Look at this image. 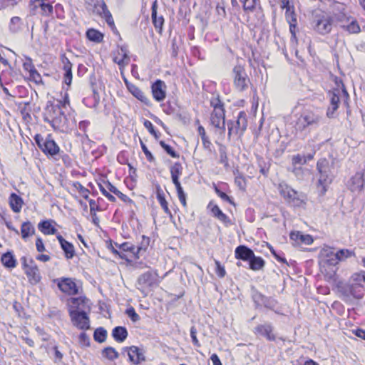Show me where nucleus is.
<instances>
[{
    "instance_id": "14",
    "label": "nucleus",
    "mask_w": 365,
    "mask_h": 365,
    "mask_svg": "<svg viewBox=\"0 0 365 365\" xmlns=\"http://www.w3.org/2000/svg\"><path fill=\"white\" fill-rule=\"evenodd\" d=\"M57 285L59 289L68 295H75L78 294V287L73 280L70 278L58 279Z\"/></svg>"
},
{
    "instance_id": "54",
    "label": "nucleus",
    "mask_w": 365,
    "mask_h": 365,
    "mask_svg": "<svg viewBox=\"0 0 365 365\" xmlns=\"http://www.w3.org/2000/svg\"><path fill=\"white\" fill-rule=\"evenodd\" d=\"M210 106L213 108V110L224 108V103L220 100L219 95L213 96L210 99Z\"/></svg>"
},
{
    "instance_id": "28",
    "label": "nucleus",
    "mask_w": 365,
    "mask_h": 365,
    "mask_svg": "<svg viewBox=\"0 0 365 365\" xmlns=\"http://www.w3.org/2000/svg\"><path fill=\"white\" fill-rule=\"evenodd\" d=\"M38 229L44 235H55L57 230L52 225L51 220H42L38 225Z\"/></svg>"
},
{
    "instance_id": "45",
    "label": "nucleus",
    "mask_w": 365,
    "mask_h": 365,
    "mask_svg": "<svg viewBox=\"0 0 365 365\" xmlns=\"http://www.w3.org/2000/svg\"><path fill=\"white\" fill-rule=\"evenodd\" d=\"M115 246L123 252H130L135 257L136 247L130 242H123L122 244L115 243Z\"/></svg>"
},
{
    "instance_id": "43",
    "label": "nucleus",
    "mask_w": 365,
    "mask_h": 365,
    "mask_svg": "<svg viewBox=\"0 0 365 365\" xmlns=\"http://www.w3.org/2000/svg\"><path fill=\"white\" fill-rule=\"evenodd\" d=\"M107 337V331L103 328H97L93 333V339L96 341L103 343L106 341Z\"/></svg>"
},
{
    "instance_id": "24",
    "label": "nucleus",
    "mask_w": 365,
    "mask_h": 365,
    "mask_svg": "<svg viewBox=\"0 0 365 365\" xmlns=\"http://www.w3.org/2000/svg\"><path fill=\"white\" fill-rule=\"evenodd\" d=\"M279 191L280 195L289 203L292 202L293 198L297 196V194L299 193L287 184H279Z\"/></svg>"
},
{
    "instance_id": "30",
    "label": "nucleus",
    "mask_w": 365,
    "mask_h": 365,
    "mask_svg": "<svg viewBox=\"0 0 365 365\" xmlns=\"http://www.w3.org/2000/svg\"><path fill=\"white\" fill-rule=\"evenodd\" d=\"M128 331L124 327H115L112 331V336L118 342H123L128 337Z\"/></svg>"
},
{
    "instance_id": "21",
    "label": "nucleus",
    "mask_w": 365,
    "mask_h": 365,
    "mask_svg": "<svg viewBox=\"0 0 365 365\" xmlns=\"http://www.w3.org/2000/svg\"><path fill=\"white\" fill-rule=\"evenodd\" d=\"M348 186L352 192H360L364 186L362 173H356L349 180Z\"/></svg>"
},
{
    "instance_id": "50",
    "label": "nucleus",
    "mask_w": 365,
    "mask_h": 365,
    "mask_svg": "<svg viewBox=\"0 0 365 365\" xmlns=\"http://www.w3.org/2000/svg\"><path fill=\"white\" fill-rule=\"evenodd\" d=\"M306 164L303 155L297 154L292 157V167H302V165Z\"/></svg>"
},
{
    "instance_id": "8",
    "label": "nucleus",
    "mask_w": 365,
    "mask_h": 365,
    "mask_svg": "<svg viewBox=\"0 0 365 365\" xmlns=\"http://www.w3.org/2000/svg\"><path fill=\"white\" fill-rule=\"evenodd\" d=\"M158 274L156 271H148L140 274L137 280V288L142 292L145 290L150 289L154 286H158Z\"/></svg>"
},
{
    "instance_id": "40",
    "label": "nucleus",
    "mask_w": 365,
    "mask_h": 365,
    "mask_svg": "<svg viewBox=\"0 0 365 365\" xmlns=\"http://www.w3.org/2000/svg\"><path fill=\"white\" fill-rule=\"evenodd\" d=\"M182 167L180 163H175L170 168V174L173 182L179 180L180 176L182 175Z\"/></svg>"
},
{
    "instance_id": "33",
    "label": "nucleus",
    "mask_w": 365,
    "mask_h": 365,
    "mask_svg": "<svg viewBox=\"0 0 365 365\" xmlns=\"http://www.w3.org/2000/svg\"><path fill=\"white\" fill-rule=\"evenodd\" d=\"M129 91L139 101L147 104L148 103V98L145 96L144 93L136 86H128Z\"/></svg>"
},
{
    "instance_id": "26",
    "label": "nucleus",
    "mask_w": 365,
    "mask_h": 365,
    "mask_svg": "<svg viewBox=\"0 0 365 365\" xmlns=\"http://www.w3.org/2000/svg\"><path fill=\"white\" fill-rule=\"evenodd\" d=\"M59 150V147L53 140L49 138L45 139L43 149L42 150L45 154L53 156L58 154Z\"/></svg>"
},
{
    "instance_id": "48",
    "label": "nucleus",
    "mask_w": 365,
    "mask_h": 365,
    "mask_svg": "<svg viewBox=\"0 0 365 365\" xmlns=\"http://www.w3.org/2000/svg\"><path fill=\"white\" fill-rule=\"evenodd\" d=\"M264 295L258 292L257 289H253L252 292V298L255 304L256 308L262 307V302Z\"/></svg>"
},
{
    "instance_id": "51",
    "label": "nucleus",
    "mask_w": 365,
    "mask_h": 365,
    "mask_svg": "<svg viewBox=\"0 0 365 365\" xmlns=\"http://www.w3.org/2000/svg\"><path fill=\"white\" fill-rule=\"evenodd\" d=\"M150 244V238L143 235L140 245L136 247L135 250V257L139 258L138 254L141 250H145Z\"/></svg>"
},
{
    "instance_id": "31",
    "label": "nucleus",
    "mask_w": 365,
    "mask_h": 365,
    "mask_svg": "<svg viewBox=\"0 0 365 365\" xmlns=\"http://www.w3.org/2000/svg\"><path fill=\"white\" fill-rule=\"evenodd\" d=\"M9 205L14 212H19L22 207L23 200L16 193H11L9 197Z\"/></svg>"
},
{
    "instance_id": "58",
    "label": "nucleus",
    "mask_w": 365,
    "mask_h": 365,
    "mask_svg": "<svg viewBox=\"0 0 365 365\" xmlns=\"http://www.w3.org/2000/svg\"><path fill=\"white\" fill-rule=\"evenodd\" d=\"M78 341L81 346H90V338L85 332H82L80 334L78 337Z\"/></svg>"
},
{
    "instance_id": "44",
    "label": "nucleus",
    "mask_w": 365,
    "mask_h": 365,
    "mask_svg": "<svg viewBox=\"0 0 365 365\" xmlns=\"http://www.w3.org/2000/svg\"><path fill=\"white\" fill-rule=\"evenodd\" d=\"M102 355L103 357H106L110 361H113L118 359L119 356L118 351L114 348L110 346L105 348L102 351Z\"/></svg>"
},
{
    "instance_id": "6",
    "label": "nucleus",
    "mask_w": 365,
    "mask_h": 365,
    "mask_svg": "<svg viewBox=\"0 0 365 365\" xmlns=\"http://www.w3.org/2000/svg\"><path fill=\"white\" fill-rule=\"evenodd\" d=\"M342 93L344 97L348 98L349 94L344 88V84L341 83V88H335L329 92V98L330 105L327 108V115L328 118H333L335 111L338 109L340 102V94Z\"/></svg>"
},
{
    "instance_id": "29",
    "label": "nucleus",
    "mask_w": 365,
    "mask_h": 365,
    "mask_svg": "<svg viewBox=\"0 0 365 365\" xmlns=\"http://www.w3.org/2000/svg\"><path fill=\"white\" fill-rule=\"evenodd\" d=\"M151 17L154 26L156 29H159V31L160 32L164 24V19L162 16H158L157 15V1H153L152 5Z\"/></svg>"
},
{
    "instance_id": "18",
    "label": "nucleus",
    "mask_w": 365,
    "mask_h": 365,
    "mask_svg": "<svg viewBox=\"0 0 365 365\" xmlns=\"http://www.w3.org/2000/svg\"><path fill=\"white\" fill-rule=\"evenodd\" d=\"M273 327L270 323L259 324L255 328V334L265 337L268 341H275L276 336L273 334Z\"/></svg>"
},
{
    "instance_id": "10",
    "label": "nucleus",
    "mask_w": 365,
    "mask_h": 365,
    "mask_svg": "<svg viewBox=\"0 0 365 365\" xmlns=\"http://www.w3.org/2000/svg\"><path fill=\"white\" fill-rule=\"evenodd\" d=\"M282 8L285 9L286 19L289 24V31L292 34V39H296V28L297 24V14L292 1H282Z\"/></svg>"
},
{
    "instance_id": "53",
    "label": "nucleus",
    "mask_w": 365,
    "mask_h": 365,
    "mask_svg": "<svg viewBox=\"0 0 365 365\" xmlns=\"http://www.w3.org/2000/svg\"><path fill=\"white\" fill-rule=\"evenodd\" d=\"M277 305V301L271 297H267L266 296L264 297L263 300L262 302V306L269 309H274Z\"/></svg>"
},
{
    "instance_id": "20",
    "label": "nucleus",
    "mask_w": 365,
    "mask_h": 365,
    "mask_svg": "<svg viewBox=\"0 0 365 365\" xmlns=\"http://www.w3.org/2000/svg\"><path fill=\"white\" fill-rule=\"evenodd\" d=\"M56 238L64 252L65 257L68 259H72L75 256L73 245L66 240L60 234L56 235Z\"/></svg>"
},
{
    "instance_id": "27",
    "label": "nucleus",
    "mask_w": 365,
    "mask_h": 365,
    "mask_svg": "<svg viewBox=\"0 0 365 365\" xmlns=\"http://www.w3.org/2000/svg\"><path fill=\"white\" fill-rule=\"evenodd\" d=\"M128 51L125 46H121L120 48V51H118V55L121 56H115L113 58V61L117 63L120 68L124 67L127 64H128L130 58L128 57Z\"/></svg>"
},
{
    "instance_id": "35",
    "label": "nucleus",
    "mask_w": 365,
    "mask_h": 365,
    "mask_svg": "<svg viewBox=\"0 0 365 365\" xmlns=\"http://www.w3.org/2000/svg\"><path fill=\"white\" fill-rule=\"evenodd\" d=\"M86 37L88 40L95 43H101L103 40V34L94 29H89L86 31Z\"/></svg>"
},
{
    "instance_id": "61",
    "label": "nucleus",
    "mask_w": 365,
    "mask_h": 365,
    "mask_svg": "<svg viewBox=\"0 0 365 365\" xmlns=\"http://www.w3.org/2000/svg\"><path fill=\"white\" fill-rule=\"evenodd\" d=\"M327 256L329 257L326 259V262L329 265H336L339 262L338 258H336V254L330 251V254L327 253Z\"/></svg>"
},
{
    "instance_id": "46",
    "label": "nucleus",
    "mask_w": 365,
    "mask_h": 365,
    "mask_svg": "<svg viewBox=\"0 0 365 365\" xmlns=\"http://www.w3.org/2000/svg\"><path fill=\"white\" fill-rule=\"evenodd\" d=\"M307 197L304 194L299 192L297 196L293 198L292 202L290 203L294 207H302L306 203Z\"/></svg>"
},
{
    "instance_id": "23",
    "label": "nucleus",
    "mask_w": 365,
    "mask_h": 365,
    "mask_svg": "<svg viewBox=\"0 0 365 365\" xmlns=\"http://www.w3.org/2000/svg\"><path fill=\"white\" fill-rule=\"evenodd\" d=\"M208 208H210L212 214L217 220L223 222L226 226L231 224V221L229 217L222 212L220 207L217 205H213L211 202L208 205Z\"/></svg>"
},
{
    "instance_id": "49",
    "label": "nucleus",
    "mask_w": 365,
    "mask_h": 365,
    "mask_svg": "<svg viewBox=\"0 0 365 365\" xmlns=\"http://www.w3.org/2000/svg\"><path fill=\"white\" fill-rule=\"evenodd\" d=\"M219 154H220V163L223 164L225 167H228V158L227 155L226 148L224 145H220L219 148Z\"/></svg>"
},
{
    "instance_id": "42",
    "label": "nucleus",
    "mask_w": 365,
    "mask_h": 365,
    "mask_svg": "<svg viewBox=\"0 0 365 365\" xmlns=\"http://www.w3.org/2000/svg\"><path fill=\"white\" fill-rule=\"evenodd\" d=\"M88 302V299L85 297H74L71 299V307L73 310L82 311L84 307V304Z\"/></svg>"
},
{
    "instance_id": "15",
    "label": "nucleus",
    "mask_w": 365,
    "mask_h": 365,
    "mask_svg": "<svg viewBox=\"0 0 365 365\" xmlns=\"http://www.w3.org/2000/svg\"><path fill=\"white\" fill-rule=\"evenodd\" d=\"M125 349L128 350V355L130 361L134 364H139L145 361V351L143 348H140L136 346H131L130 347H125Z\"/></svg>"
},
{
    "instance_id": "60",
    "label": "nucleus",
    "mask_w": 365,
    "mask_h": 365,
    "mask_svg": "<svg viewBox=\"0 0 365 365\" xmlns=\"http://www.w3.org/2000/svg\"><path fill=\"white\" fill-rule=\"evenodd\" d=\"M23 68L25 71H28L29 73L36 68L31 58L29 57L26 58V61L23 63Z\"/></svg>"
},
{
    "instance_id": "1",
    "label": "nucleus",
    "mask_w": 365,
    "mask_h": 365,
    "mask_svg": "<svg viewBox=\"0 0 365 365\" xmlns=\"http://www.w3.org/2000/svg\"><path fill=\"white\" fill-rule=\"evenodd\" d=\"M55 101H48L43 112V120L54 130H63L66 128L67 118L63 108Z\"/></svg>"
},
{
    "instance_id": "5",
    "label": "nucleus",
    "mask_w": 365,
    "mask_h": 365,
    "mask_svg": "<svg viewBox=\"0 0 365 365\" xmlns=\"http://www.w3.org/2000/svg\"><path fill=\"white\" fill-rule=\"evenodd\" d=\"M232 74L234 86L237 91L242 92L247 89L250 78L242 66L240 64L235 66L232 68Z\"/></svg>"
},
{
    "instance_id": "64",
    "label": "nucleus",
    "mask_w": 365,
    "mask_h": 365,
    "mask_svg": "<svg viewBox=\"0 0 365 365\" xmlns=\"http://www.w3.org/2000/svg\"><path fill=\"white\" fill-rule=\"evenodd\" d=\"M126 314L133 322H137L140 319L139 315L136 313L134 308L130 307L126 310Z\"/></svg>"
},
{
    "instance_id": "7",
    "label": "nucleus",
    "mask_w": 365,
    "mask_h": 365,
    "mask_svg": "<svg viewBox=\"0 0 365 365\" xmlns=\"http://www.w3.org/2000/svg\"><path fill=\"white\" fill-rule=\"evenodd\" d=\"M21 261L29 282L32 284H38L41 281V277L39 269L34 261L32 259H30L29 262L28 263L27 258L26 257H22L21 258Z\"/></svg>"
},
{
    "instance_id": "59",
    "label": "nucleus",
    "mask_w": 365,
    "mask_h": 365,
    "mask_svg": "<svg viewBox=\"0 0 365 365\" xmlns=\"http://www.w3.org/2000/svg\"><path fill=\"white\" fill-rule=\"evenodd\" d=\"M56 104H59V107L63 109H66L68 106H69V98L68 95L67 93L64 94V96L62 100H56L55 102Z\"/></svg>"
},
{
    "instance_id": "25",
    "label": "nucleus",
    "mask_w": 365,
    "mask_h": 365,
    "mask_svg": "<svg viewBox=\"0 0 365 365\" xmlns=\"http://www.w3.org/2000/svg\"><path fill=\"white\" fill-rule=\"evenodd\" d=\"M290 239L296 242H301L307 245H309L313 242V238L309 235H304L299 231L292 232L290 233Z\"/></svg>"
},
{
    "instance_id": "37",
    "label": "nucleus",
    "mask_w": 365,
    "mask_h": 365,
    "mask_svg": "<svg viewBox=\"0 0 365 365\" xmlns=\"http://www.w3.org/2000/svg\"><path fill=\"white\" fill-rule=\"evenodd\" d=\"M156 194H157V199H158L160 206L163 209L164 212L166 214L171 215L170 210H169L168 206V202L165 198L163 191L160 188V186H158V187H157Z\"/></svg>"
},
{
    "instance_id": "19",
    "label": "nucleus",
    "mask_w": 365,
    "mask_h": 365,
    "mask_svg": "<svg viewBox=\"0 0 365 365\" xmlns=\"http://www.w3.org/2000/svg\"><path fill=\"white\" fill-rule=\"evenodd\" d=\"M29 7L33 14H35V9L38 8L40 9L42 15L48 16L53 12V6L49 4V1L48 3L45 1H29Z\"/></svg>"
},
{
    "instance_id": "11",
    "label": "nucleus",
    "mask_w": 365,
    "mask_h": 365,
    "mask_svg": "<svg viewBox=\"0 0 365 365\" xmlns=\"http://www.w3.org/2000/svg\"><path fill=\"white\" fill-rule=\"evenodd\" d=\"M70 317L74 326L79 329H90V320L84 310H70Z\"/></svg>"
},
{
    "instance_id": "17",
    "label": "nucleus",
    "mask_w": 365,
    "mask_h": 365,
    "mask_svg": "<svg viewBox=\"0 0 365 365\" xmlns=\"http://www.w3.org/2000/svg\"><path fill=\"white\" fill-rule=\"evenodd\" d=\"M152 93L154 99L160 102L166 97V85L161 80H156L151 86Z\"/></svg>"
},
{
    "instance_id": "56",
    "label": "nucleus",
    "mask_w": 365,
    "mask_h": 365,
    "mask_svg": "<svg viewBox=\"0 0 365 365\" xmlns=\"http://www.w3.org/2000/svg\"><path fill=\"white\" fill-rule=\"evenodd\" d=\"M160 146L166 151V153L173 158H179V155L174 150V149L169 145L166 144L164 141L160 142Z\"/></svg>"
},
{
    "instance_id": "32",
    "label": "nucleus",
    "mask_w": 365,
    "mask_h": 365,
    "mask_svg": "<svg viewBox=\"0 0 365 365\" xmlns=\"http://www.w3.org/2000/svg\"><path fill=\"white\" fill-rule=\"evenodd\" d=\"M1 261L7 268H14L16 266V259L13 253L9 251L2 255Z\"/></svg>"
},
{
    "instance_id": "38",
    "label": "nucleus",
    "mask_w": 365,
    "mask_h": 365,
    "mask_svg": "<svg viewBox=\"0 0 365 365\" xmlns=\"http://www.w3.org/2000/svg\"><path fill=\"white\" fill-rule=\"evenodd\" d=\"M291 172L299 180H304L309 175V170L303 167H292Z\"/></svg>"
},
{
    "instance_id": "36",
    "label": "nucleus",
    "mask_w": 365,
    "mask_h": 365,
    "mask_svg": "<svg viewBox=\"0 0 365 365\" xmlns=\"http://www.w3.org/2000/svg\"><path fill=\"white\" fill-rule=\"evenodd\" d=\"M21 237L26 240L35 233V228L30 222H25L21 225Z\"/></svg>"
},
{
    "instance_id": "39",
    "label": "nucleus",
    "mask_w": 365,
    "mask_h": 365,
    "mask_svg": "<svg viewBox=\"0 0 365 365\" xmlns=\"http://www.w3.org/2000/svg\"><path fill=\"white\" fill-rule=\"evenodd\" d=\"M198 134L201 137L202 145L205 149L210 150L212 143L209 140V138L206 135L205 130L203 126L200 125L197 128Z\"/></svg>"
},
{
    "instance_id": "12",
    "label": "nucleus",
    "mask_w": 365,
    "mask_h": 365,
    "mask_svg": "<svg viewBox=\"0 0 365 365\" xmlns=\"http://www.w3.org/2000/svg\"><path fill=\"white\" fill-rule=\"evenodd\" d=\"M341 294L346 298L353 297L355 299H362L364 295V287L358 283L346 284L339 287Z\"/></svg>"
},
{
    "instance_id": "55",
    "label": "nucleus",
    "mask_w": 365,
    "mask_h": 365,
    "mask_svg": "<svg viewBox=\"0 0 365 365\" xmlns=\"http://www.w3.org/2000/svg\"><path fill=\"white\" fill-rule=\"evenodd\" d=\"M346 29L351 34H356L360 31V27L357 22L351 20L349 24H346Z\"/></svg>"
},
{
    "instance_id": "2",
    "label": "nucleus",
    "mask_w": 365,
    "mask_h": 365,
    "mask_svg": "<svg viewBox=\"0 0 365 365\" xmlns=\"http://www.w3.org/2000/svg\"><path fill=\"white\" fill-rule=\"evenodd\" d=\"M317 170L319 173L318 188L320 194L324 195L335 177L334 162L333 160L321 158L317 163Z\"/></svg>"
},
{
    "instance_id": "9",
    "label": "nucleus",
    "mask_w": 365,
    "mask_h": 365,
    "mask_svg": "<svg viewBox=\"0 0 365 365\" xmlns=\"http://www.w3.org/2000/svg\"><path fill=\"white\" fill-rule=\"evenodd\" d=\"M228 136L230 137L232 133L235 135H242L247 127V114L245 111H240L237 117L235 122H228Z\"/></svg>"
},
{
    "instance_id": "3",
    "label": "nucleus",
    "mask_w": 365,
    "mask_h": 365,
    "mask_svg": "<svg viewBox=\"0 0 365 365\" xmlns=\"http://www.w3.org/2000/svg\"><path fill=\"white\" fill-rule=\"evenodd\" d=\"M322 120L321 113L312 108H306L303 110L296 121V129L303 131L306 129L317 128Z\"/></svg>"
},
{
    "instance_id": "34",
    "label": "nucleus",
    "mask_w": 365,
    "mask_h": 365,
    "mask_svg": "<svg viewBox=\"0 0 365 365\" xmlns=\"http://www.w3.org/2000/svg\"><path fill=\"white\" fill-rule=\"evenodd\" d=\"M264 264V260L261 257L255 256V255H254V257L249 261L250 268L254 271L262 269Z\"/></svg>"
},
{
    "instance_id": "52",
    "label": "nucleus",
    "mask_w": 365,
    "mask_h": 365,
    "mask_svg": "<svg viewBox=\"0 0 365 365\" xmlns=\"http://www.w3.org/2000/svg\"><path fill=\"white\" fill-rule=\"evenodd\" d=\"M21 28V19L18 16L12 17L10 21L9 29L11 31L16 33Z\"/></svg>"
},
{
    "instance_id": "57",
    "label": "nucleus",
    "mask_w": 365,
    "mask_h": 365,
    "mask_svg": "<svg viewBox=\"0 0 365 365\" xmlns=\"http://www.w3.org/2000/svg\"><path fill=\"white\" fill-rule=\"evenodd\" d=\"M29 78L31 81H33L36 84L42 83L41 76L36 68L29 73Z\"/></svg>"
},
{
    "instance_id": "16",
    "label": "nucleus",
    "mask_w": 365,
    "mask_h": 365,
    "mask_svg": "<svg viewBox=\"0 0 365 365\" xmlns=\"http://www.w3.org/2000/svg\"><path fill=\"white\" fill-rule=\"evenodd\" d=\"M225 108L213 110L210 116L211 124L217 128L222 130L224 133L225 130Z\"/></svg>"
},
{
    "instance_id": "4",
    "label": "nucleus",
    "mask_w": 365,
    "mask_h": 365,
    "mask_svg": "<svg viewBox=\"0 0 365 365\" xmlns=\"http://www.w3.org/2000/svg\"><path fill=\"white\" fill-rule=\"evenodd\" d=\"M333 25L334 19L331 13L317 14L312 22L314 30L321 35L329 34L332 30Z\"/></svg>"
},
{
    "instance_id": "41",
    "label": "nucleus",
    "mask_w": 365,
    "mask_h": 365,
    "mask_svg": "<svg viewBox=\"0 0 365 365\" xmlns=\"http://www.w3.org/2000/svg\"><path fill=\"white\" fill-rule=\"evenodd\" d=\"M106 11H109L105 1H97L96 4L93 5V12L96 14L103 18L106 15Z\"/></svg>"
},
{
    "instance_id": "63",
    "label": "nucleus",
    "mask_w": 365,
    "mask_h": 365,
    "mask_svg": "<svg viewBox=\"0 0 365 365\" xmlns=\"http://www.w3.org/2000/svg\"><path fill=\"white\" fill-rule=\"evenodd\" d=\"M235 182L240 187V189L243 190H245L246 182L245 179L242 175H237L235 179Z\"/></svg>"
},
{
    "instance_id": "62",
    "label": "nucleus",
    "mask_w": 365,
    "mask_h": 365,
    "mask_svg": "<svg viewBox=\"0 0 365 365\" xmlns=\"http://www.w3.org/2000/svg\"><path fill=\"white\" fill-rule=\"evenodd\" d=\"M143 125L149 130V132L153 135H154V137L156 139L158 138V135L157 132L155 131V130L154 129L153 123L150 120H145L144 122H143Z\"/></svg>"
},
{
    "instance_id": "22",
    "label": "nucleus",
    "mask_w": 365,
    "mask_h": 365,
    "mask_svg": "<svg viewBox=\"0 0 365 365\" xmlns=\"http://www.w3.org/2000/svg\"><path fill=\"white\" fill-rule=\"evenodd\" d=\"M254 255V252L245 245H240L235 250V257L243 261L249 262Z\"/></svg>"
},
{
    "instance_id": "47",
    "label": "nucleus",
    "mask_w": 365,
    "mask_h": 365,
    "mask_svg": "<svg viewBox=\"0 0 365 365\" xmlns=\"http://www.w3.org/2000/svg\"><path fill=\"white\" fill-rule=\"evenodd\" d=\"M336 258L339 261L344 260L349 257H351V256L354 255V252L351 250H347V249H342L336 252Z\"/></svg>"
},
{
    "instance_id": "13",
    "label": "nucleus",
    "mask_w": 365,
    "mask_h": 365,
    "mask_svg": "<svg viewBox=\"0 0 365 365\" xmlns=\"http://www.w3.org/2000/svg\"><path fill=\"white\" fill-rule=\"evenodd\" d=\"M344 5L339 1H334L331 6V11L329 12L333 16L334 21L340 24V26L345 28L346 24L349 22V16L344 12Z\"/></svg>"
}]
</instances>
